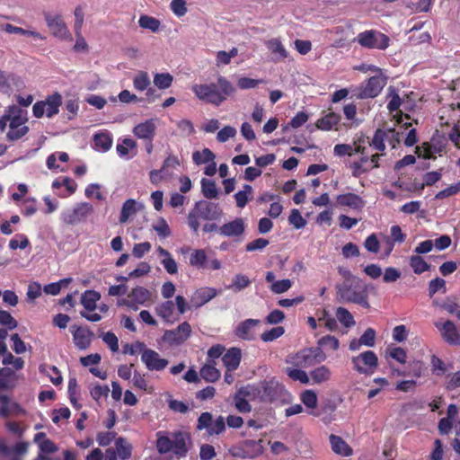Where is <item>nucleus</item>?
I'll return each instance as SVG.
<instances>
[{
  "mask_svg": "<svg viewBox=\"0 0 460 460\" xmlns=\"http://www.w3.org/2000/svg\"><path fill=\"white\" fill-rule=\"evenodd\" d=\"M353 369L358 374L370 376L378 367V358L372 350H367L358 356L352 357Z\"/></svg>",
  "mask_w": 460,
  "mask_h": 460,
  "instance_id": "6e6552de",
  "label": "nucleus"
},
{
  "mask_svg": "<svg viewBox=\"0 0 460 460\" xmlns=\"http://www.w3.org/2000/svg\"><path fill=\"white\" fill-rule=\"evenodd\" d=\"M267 48L275 55L276 61H281L288 58V51L279 39H271L266 42Z\"/></svg>",
  "mask_w": 460,
  "mask_h": 460,
  "instance_id": "2f4dec72",
  "label": "nucleus"
},
{
  "mask_svg": "<svg viewBox=\"0 0 460 460\" xmlns=\"http://www.w3.org/2000/svg\"><path fill=\"white\" fill-rule=\"evenodd\" d=\"M137 147V143L131 138H124L122 143H119L116 146L117 153L119 156L124 157L128 155L129 149Z\"/></svg>",
  "mask_w": 460,
  "mask_h": 460,
  "instance_id": "052dcab7",
  "label": "nucleus"
},
{
  "mask_svg": "<svg viewBox=\"0 0 460 460\" xmlns=\"http://www.w3.org/2000/svg\"><path fill=\"white\" fill-rule=\"evenodd\" d=\"M286 373L292 380L299 381L305 385L310 383L309 375L300 367H287Z\"/></svg>",
  "mask_w": 460,
  "mask_h": 460,
  "instance_id": "de8ad7c7",
  "label": "nucleus"
},
{
  "mask_svg": "<svg viewBox=\"0 0 460 460\" xmlns=\"http://www.w3.org/2000/svg\"><path fill=\"white\" fill-rule=\"evenodd\" d=\"M336 202L340 207H349L355 210H361L366 205V201L360 196L352 192L338 195Z\"/></svg>",
  "mask_w": 460,
  "mask_h": 460,
  "instance_id": "412c9836",
  "label": "nucleus"
},
{
  "mask_svg": "<svg viewBox=\"0 0 460 460\" xmlns=\"http://www.w3.org/2000/svg\"><path fill=\"white\" fill-rule=\"evenodd\" d=\"M0 414L3 417H8L11 414L13 415H24L25 411L16 402H11L7 396H0Z\"/></svg>",
  "mask_w": 460,
  "mask_h": 460,
  "instance_id": "393cba45",
  "label": "nucleus"
},
{
  "mask_svg": "<svg viewBox=\"0 0 460 460\" xmlns=\"http://www.w3.org/2000/svg\"><path fill=\"white\" fill-rule=\"evenodd\" d=\"M201 191L203 196L209 199H216L218 194L216 182L205 178L201 180Z\"/></svg>",
  "mask_w": 460,
  "mask_h": 460,
  "instance_id": "49530a36",
  "label": "nucleus"
},
{
  "mask_svg": "<svg viewBox=\"0 0 460 460\" xmlns=\"http://www.w3.org/2000/svg\"><path fill=\"white\" fill-rule=\"evenodd\" d=\"M200 376L207 382H216L220 377V372L214 366L206 364L200 368Z\"/></svg>",
  "mask_w": 460,
  "mask_h": 460,
  "instance_id": "09e8293b",
  "label": "nucleus"
},
{
  "mask_svg": "<svg viewBox=\"0 0 460 460\" xmlns=\"http://www.w3.org/2000/svg\"><path fill=\"white\" fill-rule=\"evenodd\" d=\"M191 90L199 100L215 106L221 105L235 92L233 84L221 75L217 78V83L195 84Z\"/></svg>",
  "mask_w": 460,
  "mask_h": 460,
  "instance_id": "f257e3e1",
  "label": "nucleus"
},
{
  "mask_svg": "<svg viewBox=\"0 0 460 460\" xmlns=\"http://www.w3.org/2000/svg\"><path fill=\"white\" fill-rule=\"evenodd\" d=\"M337 294L344 303H353L369 308L367 286L358 278L348 283L337 285Z\"/></svg>",
  "mask_w": 460,
  "mask_h": 460,
  "instance_id": "20e7f679",
  "label": "nucleus"
},
{
  "mask_svg": "<svg viewBox=\"0 0 460 460\" xmlns=\"http://www.w3.org/2000/svg\"><path fill=\"white\" fill-rule=\"evenodd\" d=\"M30 245V241L25 234H16L14 238L11 239L9 242V248L11 250L25 249Z\"/></svg>",
  "mask_w": 460,
  "mask_h": 460,
  "instance_id": "680f3d73",
  "label": "nucleus"
},
{
  "mask_svg": "<svg viewBox=\"0 0 460 460\" xmlns=\"http://www.w3.org/2000/svg\"><path fill=\"white\" fill-rule=\"evenodd\" d=\"M288 222L296 229H301L305 227L306 225V220L302 217L299 210L296 208L291 210L290 215L288 217Z\"/></svg>",
  "mask_w": 460,
  "mask_h": 460,
  "instance_id": "13d9d810",
  "label": "nucleus"
},
{
  "mask_svg": "<svg viewBox=\"0 0 460 460\" xmlns=\"http://www.w3.org/2000/svg\"><path fill=\"white\" fill-rule=\"evenodd\" d=\"M332 377L330 368L324 365L317 367L310 371L309 378L313 385H321L328 382Z\"/></svg>",
  "mask_w": 460,
  "mask_h": 460,
  "instance_id": "bb28decb",
  "label": "nucleus"
},
{
  "mask_svg": "<svg viewBox=\"0 0 460 460\" xmlns=\"http://www.w3.org/2000/svg\"><path fill=\"white\" fill-rule=\"evenodd\" d=\"M291 287V280L286 279L273 282L272 285L270 286V290L275 294H282L288 291Z\"/></svg>",
  "mask_w": 460,
  "mask_h": 460,
  "instance_id": "774afa93",
  "label": "nucleus"
},
{
  "mask_svg": "<svg viewBox=\"0 0 460 460\" xmlns=\"http://www.w3.org/2000/svg\"><path fill=\"white\" fill-rule=\"evenodd\" d=\"M349 167L351 169L352 176L359 178L361 175L370 172L368 157L367 155L360 157L358 161L351 163Z\"/></svg>",
  "mask_w": 460,
  "mask_h": 460,
  "instance_id": "4c0bfd02",
  "label": "nucleus"
},
{
  "mask_svg": "<svg viewBox=\"0 0 460 460\" xmlns=\"http://www.w3.org/2000/svg\"><path fill=\"white\" fill-rule=\"evenodd\" d=\"M156 449L161 455L172 452L178 457H184L189 452L188 444L191 443L190 433L184 431H173L170 436L158 432Z\"/></svg>",
  "mask_w": 460,
  "mask_h": 460,
  "instance_id": "f03ea898",
  "label": "nucleus"
},
{
  "mask_svg": "<svg viewBox=\"0 0 460 460\" xmlns=\"http://www.w3.org/2000/svg\"><path fill=\"white\" fill-rule=\"evenodd\" d=\"M332 450L343 456H349L352 455L353 450L350 446L341 437L332 434L329 437Z\"/></svg>",
  "mask_w": 460,
  "mask_h": 460,
  "instance_id": "b1692460",
  "label": "nucleus"
},
{
  "mask_svg": "<svg viewBox=\"0 0 460 460\" xmlns=\"http://www.w3.org/2000/svg\"><path fill=\"white\" fill-rule=\"evenodd\" d=\"M226 430V420L223 416H218L212 421V426L208 431L209 436L219 435Z\"/></svg>",
  "mask_w": 460,
  "mask_h": 460,
  "instance_id": "338daca9",
  "label": "nucleus"
},
{
  "mask_svg": "<svg viewBox=\"0 0 460 460\" xmlns=\"http://www.w3.org/2000/svg\"><path fill=\"white\" fill-rule=\"evenodd\" d=\"M284 387L277 381H265L260 390L261 398L263 402H273L281 395Z\"/></svg>",
  "mask_w": 460,
  "mask_h": 460,
  "instance_id": "a211bd4d",
  "label": "nucleus"
},
{
  "mask_svg": "<svg viewBox=\"0 0 460 460\" xmlns=\"http://www.w3.org/2000/svg\"><path fill=\"white\" fill-rule=\"evenodd\" d=\"M460 192V181L456 184L450 185L449 187L438 191L435 195L436 199H444L446 198L456 195Z\"/></svg>",
  "mask_w": 460,
  "mask_h": 460,
  "instance_id": "69168bd1",
  "label": "nucleus"
},
{
  "mask_svg": "<svg viewBox=\"0 0 460 460\" xmlns=\"http://www.w3.org/2000/svg\"><path fill=\"white\" fill-rule=\"evenodd\" d=\"M45 22L55 37L60 39H71V34L60 14L52 15L44 13Z\"/></svg>",
  "mask_w": 460,
  "mask_h": 460,
  "instance_id": "ddd939ff",
  "label": "nucleus"
},
{
  "mask_svg": "<svg viewBox=\"0 0 460 460\" xmlns=\"http://www.w3.org/2000/svg\"><path fill=\"white\" fill-rule=\"evenodd\" d=\"M387 137V133L385 130L377 128L375 131L374 137L370 142V146L375 149L383 152L385 149V137Z\"/></svg>",
  "mask_w": 460,
  "mask_h": 460,
  "instance_id": "603ef678",
  "label": "nucleus"
},
{
  "mask_svg": "<svg viewBox=\"0 0 460 460\" xmlns=\"http://www.w3.org/2000/svg\"><path fill=\"white\" fill-rule=\"evenodd\" d=\"M151 293L148 289L143 287H136L128 294V297L131 301H124V305L132 306L131 303L143 305L150 299Z\"/></svg>",
  "mask_w": 460,
  "mask_h": 460,
  "instance_id": "a878e982",
  "label": "nucleus"
},
{
  "mask_svg": "<svg viewBox=\"0 0 460 460\" xmlns=\"http://www.w3.org/2000/svg\"><path fill=\"white\" fill-rule=\"evenodd\" d=\"M253 190L249 184H244L242 190L237 191L234 194V199L236 207L243 208L248 201L252 199Z\"/></svg>",
  "mask_w": 460,
  "mask_h": 460,
  "instance_id": "c9c22d12",
  "label": "nucleus"
},
{
  "mask_svg": "<svg viewBox=\"0 0 460 460\" xmlns=\"http://www.w3.org/2000/svg\"><path fill=\"white\" fill-rule=\"evenodd\" d=\"M300 400L305 404V406L310 410H314L317 407V394L313 390L304 391L301 394ZM309 413L314 416H319L318 413H314L313 411H310Z\"/></svg>",
  "mask_w": 460,
  "mask_h": 460,
  "instance_id": "58836bf2",
  "label": "nucleus"
},
{
  "mask_svg": "<svg viewBox=\"0 0 460 460\" xmlns=\"http://www.w3.org/2000/svg\"><path fill=\"white\" fill-rule=\"evenodd\" d=\"M93 206L87 202L77 204L74 208L62 214V220L66 225L75 226L86 219L93 212Z\"/></svg>",
  "mask_w": 460,
  "mask_h": 460,
  "instance_id": "9b49d317",
  "label": "nucleus"
},
{
  "mask_svg": "<svg viewBox=\"0 0 460 460\" xmlns=\"http://www.w3.org/2000/svg\"><path fill=\"white\" fill-rule=\"evenodd\" d=\"M156 126L153 119H147L136 125L133 128V134L139 139L145 141L154 140Z\"/></svg>",
  "mask_w": 460,
  "mask_h": 460,
  "instance_id": "aec40b11",
  "label": "nucleus"
},
{
  "mask_svg": "<svg viewBox=\"0 0 460 460\" xmlns=\"http://www.w3.org/2000/svg\"><path fill=\"white\" fill-rule=\"evenodd\" d=\"M250 284L251 281L247 276L243 274H236L229 288H233L235 292H238L250 286Z\"/></svg>",
  "mask_w": 460,
  "mask_h": 460,
  "instance_id": "bf43d9fd",
  "label": "nucleus"
},
{
  "mask_svg": "<svg viewBox=\"0 0 460 460\" xmlns=\"http://www.w3.org/2000/svg\"><path fill=\"white\" fill-rule=\"evenodd\" d=\"M241 359V349L235 347L229 349L222 357L223 364L229 372H233L239 367Z\"/></svg>",
  "mask_w": 460,
  "mask_h": 460,
  "instance_id": "4be33fe9",
  "label": "nucleus"
},
{
  "mask_svg": "<svg viewBox=\"0 0 460 460\" xmlns=\"http://www.w3.org/2000/svg\"><path fill=\"white\" fill-rule=\"evenodd\" d=\"M156 252L161 257L164 258L161 263L163 264L165 270L171 275L176 274L178 272V266L171 253L161 246L157 247Z\"/></svg>",
  "mask_w": 460,
  "mask_h": 460,
  "instance_id": "c85d7f7f",
  "label": "nucleus"
},
{
  "mask_svg": "<svg viewBox=\"0 0 460 460\" xmlns=\"http://www.w3.org/2000/svg\"><path fill=\"white\" fill-rule=\"evenodd\" d=\"M173 81V76L170 73H156L154 75L155 85L161 90L169 88Z\"/></svg>",
  "mask_w": 460,
  "mask_h": 460,
  "instance_id": "8fccbe9b",
  "label": "nucleus"
},
{
  "mask_svg": "<svg viewBox=\"0 0 460 460\" xmlns=\"http://www.w3.org/2000/svg\"><path fill=\"white\" fill-rule=\"evenodd\" d=\"M213 416L212 413L208 411L202 412L197 420V430L206 429L208 433L210 427L212 426Z\"/></svg>",
  "mask_w": 460,
  "mask_h": 460,
  "instance_id": "6e6d98bb",
  "label": "nucleus"
},
{
  "mask_svg": "<svg viewBox=\"0 0 460 460\" xmlns=\"http://www.w3.org/2000/svg\"><path fill=\"white\" fill-rule=\"evenodd\" d=\"M357 42L363 48L385 50L390 45V38L376 30H367L358 34Z\"/></svg>",
  "mask_w": 460,
  "mask_h": 460,
  "instance_id": "0eeeda50",
  "label": "nucleus"
},
{
  "mask_svg": "<svg viewBox=\"0 0 460 460\" xmlns=\"http://www.w3.org/2000/svg\"><path fill=\"white\" fill-rule=\"evenodd\" d=\"M388 97H390V101L387 104L388 111L392 113L394 111H398V113L394 116L396 122L398 124L402 122V112L399 111V108L402 104V99L398 93V91L395 87L390 86L388 88Z\"/></svg>",
  "mask_w": 460,
  "mask_h": 460,
  "instance_id": "5701e85b",
  "label": "nucleus"
},
{
  "mask_svg": "<svg viewBox=\"0 0 460 460\" xmlns=\"http://www.w3.org/2000/svg\"><path fill=\"white\" fill-rule=\"evenodd\" d=\"M410 266L415 274L420 275L429 270L430 265L420 255H412L410 258Z\"/></svg>",
  "mask_w": 460,
  "mask_h": 460,
  "instance_id": "a18cd8bd",
  "label": "nucleus"
},
{
  "mask_svg": "<svg viewBox=\"0 0 460 460\" xmlns=\"http://www.w3.org/2000/svg\"><path fill=\"white\" fill-rule=\"evenodd\" d=\"M244 231L245 224L241 217L227 222L218 228V233L226 237H240L243 234Z\"/></svg>",
  "mask_w": 460,
  "mask_h": 460,
  "instance_id": "6ab92c4d",
  "label": "nucleus"
},
{
  "mask_svg": "<svg viewBox=\"0 0 460 460\" xmlns=\"http://www.w3.org/2000/svg\"><path fill=\"white\" fill-rule=\"evenodd\" d=\"M208 256L203 249L194 250L190 256V264L199 269L207 267Z\"/></svg>",
  "mask_w": 460,
  "mask_h": 460,
  "instance_id": "a19ab883",
  "label": "nucleus"
},
{
  "mask_svg": "<svg viewBox=\"0 0 460 460\" xmlns=\"http://www.w3.org/2000/svg\"><path fill=\"white\" fill-rule=\"evenodd\" d=\"M192 328L188 322H183L172 330L164 331L162 341L170 346L183 344L191 335Z\"/></svg>",
  "mask_w": 460,
  "mask_h": 460,
  "instance_id": "1a4fd4ad",
  "label": "nucleus"
},
{
  "mask_svg": "<svg viewBox=\"0 0 460 460\" xmlns=\"http://www.w3.org/2000/svg\"><path fill=\"white\" fill-rule=\"evenodd\" d=\"M3 30L5 32L10 33V34H21V35H24V36H31L34 39L40 40H46V37H44L38 31L25 30L22 27H17L11 23L4 24L3 26Z\"/></svg>",
  "mask_w": 460,
  "mask_h": 460,
  "instance_id": "f704fd0d",
  "label": "nucleus"
},
{
  "mask_svg": "<svg viewBox=\"0 0 460 460\" xmlns=\"http://www.w3.org/2000/svg\"><path fill=\"white\" fill-rule=\"evenodd\" d=\"M341 115L335 112H329L324 117L317 119L315 127L323 131H329L337 126L341 121Z\"/></svg>",
  "mask_w": 460,
  "mask_h": 460,
  "instance_id": "cd10ccee",
  "label": "nucleus"
},
{
  "mask_svg": "<svg viewBox=\"0 0 460 460\" xmlns=\"http://www.w3.org/2000/svg\"><path fill=\"white\" fill-rule=\"evenodd\" d=\"M239 452L234 454L242 458H255L262 455L264 451L263 440H245L238 448Z\"/></svg>",
  "mask_w": 460,
  "mask_h": 460,
  "instance_id": "2eb2a0df",
  "label": "nucleus"
},
{
  "mask_svg": "<svg viewBox=\"0 0 460 460\" xmlns=\"http://www.w3.org/2000/svg\"><path fill=\"white\" fill-rule=\"evenodd\" d=\"M223 216V210L217 203L199 200L195 202L193 208L187 216L188 226L195 234L198 233L200 224L199 219L219 220Z\"/></svg>",
  "mask_w": 460,
  "mask_h": 460,
  "instance_id": "7ed1b4c3",
  "label": "nucleus"
},
{
  "mask_svg": "<svg viewBox=\"0 0 460 460\" xmlns=\"http://www.w3.org/2000/svg\"><path fill=\"white\" fill-rule=\"evenodd\" d=\"M387 83V78L383 75L371 76L365 86L360 89L358 96L362 99L376 97Z\"/></svg>",
  "mask_w": 460,
  "mask_h": 460,
  "instance_id": "f8f14e48",
  "label": "nucleus"
},
{
  "mask_svg": "<svg viewBox=\"0 0 460 460\" xmlns=\"http://www.w3.org/2000/svg\"><path fill=\"white\" fill-rule=\"evenodd\" d=\"M261 323L257 319H246L234 330V334L243 341H253L256 338V327Z\"/></svg>",
  "mask_w": 460,
  "mask_h": 460,
  "instance_id": "4468645a",
  "label": "nucleus"
},
{
  "mask_svg": "<svg viewBox=\"0 0 460 460\" xmlns=\"http://www.w3.org/2000/svg\"><path fill=\"white\" fill-rule=\"evenodd\" d=\"M174 304L172 301L168 300L155 308V313L158 316L167 323H172L176 319L173 318Z\"/></svg>",
  "mask_w": 460,
  "mask_h": 460,
  "instance_id": "7c9ffc66",
  "label": "nucleus"
},
{
  "mask_svg": "<svg viewBox=\"0 0 460 460\" xmlns=\"http://www.w3.org/2000/svg\"><path fill=\"white\" fill-rule=\"evenodd\" d=\"M436 328L439 331L443 340L449 345L460 344V333L455 323L447 320L445 323H435Z\"/></svg>",
  "mask_w": 460,
  "mask_h": 460,
  "instance_id": "dca6fc26",
  "label": "nucleus"
},
{
  "mask_svg": "<svg viewBox=\"0 0 460 460\" xmlns=\"http://www.w3.org/2000/svg\"><path fill=\"white\" fill-rule=\"evenodd\" d=\"M101 298V294L95 290H86L81 296V304L88 311L96 308V303Z\"/></svg>",
  "mask_w": 460,
  "mask_h": 460,
  "instance_id": "e433bc0d",
  "label": "nucleus"
},
{
  "mask_svg": "<svg viewBox=\"0 0 460 460\" xmlns=\"http://www.w3.org/2000/svg\"><path fill=\"white\" fill-rule=\"evenodd\" d=\"M217 296V291L215 288H202L198 289L193 297L192 301L196 303L197 305L200 306L210 301L212 298H214Z\"/></svg>",
  "mask_w": 460,
  "mask_h": 460,
  "instance_id": "473e14b6",
  "label": "nucleus"
},
{
  "mask_svg": "<svg viewBox=\"0 0 460 460\" xmlns=\"http://www.w3.org/2000/svg\"><path fill=\"white\" fill-rule=\"evenodd\" d=\"M429 296L432 297L437 292L441 291L442 293L447 292L446 281L441 278H436L429 283Z\"/></svg>",
  "mask_w": 460,
  "mask_h": 460,
  "instance_id": "5fc2aeb1",
  "label": "nucleus"
},
{
  "mask_svg": "<svg viewBox=\"0 0 460 460\" xmlns=\"http://www.w3.org/2000/svg\"><path fill=\"white\" fill-rule=\"evenodd\" d=\"M441 176L440 172H429L423 175V181L421 183H415L416 189L422 190L426 186H432L441 179Z\"/></svg>",
  "mask_w": 460,
  "mask_h": 460,
  "instance_id": "3c124183",
  "label": "nucleus"
},
{
  "mask_svg": "<svg viewBox=\"0 0 460 460\" xmlns=\"http://www.w3.org/2000/svg\"><path fill=\"white\" fill-rule=\"evenodd\" d=\"M94 148L101 152H107L112 146V137L109 132H99L93 136Z\"/></svg>",
  "mask_w": 460,
  "mask_h": 460,
  "instance_id": "c756f323",
  "label": "nucleus"
},
{
  "mask_svg": "<svg viewBox=\"0 0 460 460\" xmlns=\"http://www.w3.org/2000/svg\"><path fill=\"white\" fill-rule=\"evenodd\" d=\"M0 324L9 330H13L17 327L18 323L9 312L0 310Z\"/></svg>",
  "mask_w": 460,
  "mask_h": 460,
  "instance_id": "0e129e2a",
  "label": "nucleus"
},
{
  "mask_svg": "<svg viewBox=\"0 0 460 460\" xmlns=\"http://www.w3.org/2000/svg\"><path fill=\"white\" fill-rule=\"evenodd\" d=\"M215 157V154L208 148H204L202 151H195L192 153V160L197 165L212 162Z\"/></svg>",
  "mask_w": 460,
  "mask_h": 460,
  "instance_id": "c03bdc74",
  "label": "nucleus"
},
{
  "mask_svg": "<svg viewBox=\"0 0 460 460\" xmlns=\"http://www.w3.org/2000/svg\"><path fill=\"white\" fill-rule=\"evenodd\" d=\"M71 332L75 347L79 349H86L90 347L93 332L89 327L77 326L75 324L71 326Z\"/></svg>",
  "mask_w": 460,
  "mask_h": 460,
  "instance_id": "f3484780",
  "label": "nucleus"
},
{
  "mask_svg": "<svg viewBox=\"0 0 460 460\" xmlns=\"http://www.w3.org/2000/svg\"><path fill=\"white\" fill-rule=\"evenodd\" d=\"M137 346L143 348L141 360L150 371H162L169 364L166 358H161L160 354L154 349L145 348V344L137 342Z\"/></svg>",
  "mask_w": 460,
  "mask_h": 460,
  "instance_id": "9d476101",
  "label": "nucleus"
},
{
  "mask_svg": "<svg viewBox=\"0 0 460 460\" xmlns=\"http://www.w3.org/2000/svg\"><path fill=\"white\" fill-rule=\"evenodd\" d=\"M317 344V347H320L321 349L322 347H325L332 350H337L340 347L339 340L336 337L331 335H325L322 337L318 341Z\"/></svg>",
  "mask_w": 460,
  "mask_h": 460,
  "instance_id": "e2e57ef3",
  "label": "nucleus"
},
{
  "mask_svg": "<svg viewBox=\"0 0 460 460\" xmlns=\"http://www.w3.org/2000/svg\"><path fill=\"white\" fill-rule=\"evenodd\" d=\"M150 84V77L146 71H139L133 78V86L137 92L146 91Z\"/></svg>",
  "mask_w": 460,
  "mask_h": 460,
  "instance_id": "37998d69",
  "label": "nucleus"
},
{
  "mask_svg": "<svg viewBox=\"0 0 460 460\" xmlns=\"http://www.w3.org/2000/svg\"><path fill=\"white\" fill-rule=\"evenodd\" d=\"M138 24L143 29L157 32L160 30L161 22L153 16L143 14L139 17Z\"/></svg>",
  "mask_w": 460,
  "mask_h": 460,
  "instance_id": "79ce46f5",
  "label": "nucleus"
},
{
  "mask_svg": "<svg viewBox=\"0 0 460 460\" xmlns=\"http://www.w3.org/2000/svg\"><path fill=\"white\" fill-rule=\"evenodd\" d=\"M63 103V97L58 92L48 95L44 101H38L32 107L33 116L40 119L44 115L52 118L58 114L59 108Z\"/></svg>",
  "mask_w": 460,
  "mask_h": 460,
  "instance_id": "423d86ee",
  "label": "nucleus"
},
{
  "mask_svg": "<svg viewBox=\"0 0 460 460\" xmlns=\"http://www.w3.org/2000/svg\"><path fill=\"white\" fill-rule=\"evenodd\" d=\"M285 332V329L282 326L273 327L270 330L264 332L261 335V339L265 342H270L281 337Z\"/></svg>",
  "mask_w": 460,
  "mask_h": 460,
  "instance_id": "4d7b16f0",
  "label": "nucleus"
},
{
  "mask_svg": "<svg viewBox=\"0 0 460 460\" xmlns=\"http://www.w3.org/2000/svg\"><path fill=\"white\" fill-rule=\"evenodd\" d=\"M137 201L133 199H127L122 205L119 219V223H126L131 216L137 213Z\"/></svg>",
  "mask_w": 460,
  "mask_h": 460,
  "instance_id": "ea45409f",
  "label": "nucleus"
},
{
  "mask_svg": "<svg viewBox=\"0 0 460 460\" xmlns=\"http://www.w3.org/2000/svg\"><path fill=\"white\" fill-rule=\"evenodd\" d=\"M115 451L121 460H128L132 455V446L124 438H118L115 440Z\"/></svg>",
  "mask_w": 460,
  "mask_h": 460,
  "instance_id": "72a5a7b5",
  "label": "nucleus"
},
{
  "mask_svg": "<svg viewBox=\"0 0 460 460\" xmlns=\"http://www.w3.org/2000/svg\"><path fill=\"white\" fill-rule=\"evenodd\" d=\"M326 354L320 347L305 348L287 359V363L300 368H307L326 359Z\"/></svg>",
  "mask_w": 460,
  "mask_h": 460,
  "instance_id": "39448f33",
  "label": "nucleus"
},
{
  "mask_svg": "<svg viewBox=\"0 0 460 460\" xmlns=\"http://www.w3.org/2000/svg\"><path fill=\"white\" fill-rule=\"evenodd\" d=\"M336 316L339 322L345 327H351L355 325L353 315L350 312L344 307H338L336 310Z\"/></svg>",
  "mask_w": 460,
  "mask_h": 460,
  "instance_id": "864d4df0",
  "label": "nucleus"
}]
</instances>
